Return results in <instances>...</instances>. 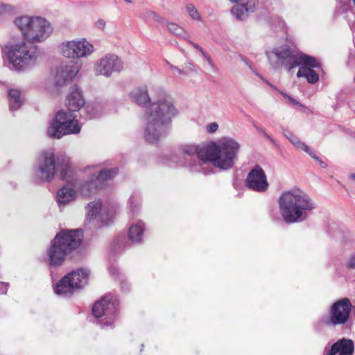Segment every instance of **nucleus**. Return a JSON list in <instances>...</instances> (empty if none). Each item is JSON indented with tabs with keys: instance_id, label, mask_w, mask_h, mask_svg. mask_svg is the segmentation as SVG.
<instances>
[{
	"instance_id": "44",
	"label": "nucleus",
	"mask_w": 355,
	"mask_h": 355,
	"mask_svg": "<svg viewBox=\"0 0 355 355\" xmlns=\"http://www.w3.org/2000/svg\"><path fill=\"white\" fill-rule=\"evenodd\" d=\"M301 145V148L304 151H305L307 154H309L311 157L313 154H315L309 146H308L305 143L304 144H300Z\"/></svg>"
},
{
	"instance_id": "46",
	"label": "nucleus",
	"mask_w": 355,
	"mask_h": 355,
	"mask_svg": "<svg viewBox=\"0 0 355 355\" xmlns=\"http://www.w3.org/2000/svg\"><path fill=\"white\" fill-rule=\"evenodd\" d=\"M105 21L103 19H99L96 23H95V26L97 28H99L101 30H103L105 26Z\"/></svg>"
},
{
	"instance_id": "24",
	"label": "nucleus",
	"mask_w": 355,
	"mask_h": 355,
	"mask_svg": "<svg viewBox=\"0 0 355 355\" xmlns=\"http://www.w3.org/2000/svg\"><path fill=\"white\" fill-rule=\"evenodd\" d=\"M297 62H300V67H305L306 69H313L314 68L322 69L321 64L315 58L304 53L299 54Z\"/></svg>"
},
{
	"instance_id": "2",
	"label": "nucleus",
	"mask_w": 355,
	"mask_h": 355,
	"mask_svg": "<svg viewBox=\"0 0 355 355\" xmlns=\"http://www.w3.org/2000/svg\"><path fill=\"white\" fill-rule=\"evenodd\" d=\"M157 97L149 106L147 104L152 101L149 96L147 87H138L130 92L132 101L137 105L146 107L145 116L147 121L144 130V138L148 143L157 144L160 139L169 135L172 119L178 114L170 96L166 94L162 89L156 90Z\"/></svg>"
},
{
	"instance_id": "27",
	"label": "nucleus",
	"mask_w": 355,
	"mask_h": 355,
	"mask_svg": "<svg viewBox=\"0 0 355 355\" xmlns=\"http://www.w3.org/2000/svg\"><path fill=\"white\" fill-rule=\"evenodd\" d=\"M104 105L101 99L96 98L90 104V119L100 117L103 113Z\"/></svg>"
},
{
	"instance_id": "42",
	"label": "nucleus",
	"mask_w": 355,
	"mask_h": 355,
	"mask_svg": "<svg viewBox=\"0 0 355 355\" xmlns=\"http://www.w3.org/2000/svg\"><path fill=\"white\" fill-rule=\"evenodd\" d=\"M349 107L355 112V92L352 94L348 101Z\"/></svg>"
},
{
	"instance_id": "14",
	"label": "nucleus",
	"mask_w": 355,
	"mask_h": 355,
	"mask_svg": "<svg viewBox=\"0 0 355 355\" xmlns=\"http://www.w3.org/2000/svg\"><path fill=\"white\" fill-rule=\"evenodd\" d=\"M123 68V62L114 54H107L102 58L94 67L96 75L110 77L113 72H119Z\"/></svg>"
},
{
	"instance_id": "22",
	"label": "nucleus",
	"mask_w": 355,
	"mask_h": 355,
	"mask_svg": "<svg viewBox=\"0 0 355 355\" xmlns=\"http://www.w3.org/2000/svg\"><path fill=\"white\" fill-rule=\"evenodd\" d=\"M145 230V224L141 220H139L135 224H132L128 230V235L129 240L133 243H140L142 241Z\"/></svg>"
},
{
	"instance_id": "49",
	"label": "nucleus",
	"mask_w": 355,
	"mask_h": 355,
	"mask_svg": "<svg viewBox=\"0 0 355 355\" xmlns=\"http://www.w3.org/2000/svg\"><path fill=\"white\" fill-rule=\"evenodd\" d=\"M174 69L176 71H178V73H180V74H183V75H187L188 74V72L187 71H184L183 69H180L178 67H174Z\"/></svg>"
},
{
	"instance_id": "59",
	"label": "nucleus",
	"mask_w": 355,
	"mask_h": 355,
	"mask_svg": "<svg viewBox=\"0 0 355 355\" xmlns=\"http://www.w3.org/2000/svg\"><path fill=\"white\" fill-rule=\"evenodd\" d=\"M270 86H271L273 89H275V90H277V87H275L272 86L271 85H270Z\"/></svg>"
},
{
	"instance_id": "6",
	"label": "nucleus",
	"mask_w": 355,
	"mask_h": 355,
	"mask_svg": "<svg viewBox=\"0 0 355 355\" xmlns=\"http://www.w3.org/2000/svg\"><path fill=\"white\" fill-rule=\"evenodd\" d=\"M278 202L281 216L287 223L306 220L308 217L306 211H312L315 208L309 196L298 189L284 192Z\"/></svg>"
},
{
	"instance_id": "33",
	"label": "nucleus",
	"mask_w": 355,
	"mask_h": 355,
	"mask_svg": "<svg viewBox=\"0 0 355 355\" xmlns=\"http://www.w3.org/2000/svg\"><path fill=\"white\" fill-rule=\"evenodd\" d=\"M135 198L133 195H132L128 200V203L130 205V211L132 215H135L138 213L139 209V205L137 203H135Z\"/></svg>"
},
{
	"instance_id": "41",
	"label": "nucleus",
	"mask_w": 355,
	"mask_h": 355,
	"mask_svg": "<svg viewBox=\"0 0 355 355\" xmlns=\"http://www.w3.org/2000/svg\"><path fill=\"white\" fill-rule=\"evenodd\" d=\"M281 94L286 98L288 99V101L291 102V103L293 105H297L299 104V102L295 100V98H293V97H291V96H289L288 94H287L285 92H280Z\"/></svg>"
},
{
	"instance_id": "7",
	"label": "nucleus",
	"mask_w": 355,
	"mask_h": 355,
	"mask_svg": "<svg viewBox=\"0 0 355 355\" xmlns=\"http://www.w3.org/2000/svg\"><path fill=\"white\" fill-rule=\"evenodd\" d=\"M240 144L230 137H223L218 143L211 141L205 145L202 153L206 157V164L211 162L214 166L222 171L234 167L238 159Z\"/></svg>"
},
{
	"instance_id": "29",
	"label": "nucleus",
	"mask_w": 355,
	"mask_h": 355,
	"mask_svg": "<svg viewBox=\"0 0 355 355\" xmlns=\"http://www.w3.org/2000/svg\"><path fill=\"white\" fill-rule=\"evenodd\" d=\"M107 270L110 275L114 281H119L125 277L124 274L121 271V269L113 264L110 265Z\"/></svg>"
},
{
	"instance_id": "31",
	"label": "nucleus",
	"mask_w": 355,
	"mask_h": 355,
	"mask_svg": "<svg viewBox=\"0 0 355 355\" xmlns=\"http://www.w3.org/2000/svg\"><path fill=\"white\" fill-rule=\"evenodd\" d=\"M186 9L187 12L189 13V16L195 20L200 19V14L198 11L197 10L196 8L193 4H188L186 6Z\"/></svg>"
},
{
	"instance_id": "11",
	"label": "nucleus",
	"mask_w": 355,
	"mask_h": 355,
	"mask_svg": "<svg viewBox=\"0 0 355 355\" xmlns=\"http://www.w3.org/2000/svg\"><path fill=\"white\" fill-rule=\"evenodd\" d=\"M352 307L353 305L349 298H341L331 304L329 315L322 316L321 322L329 327L345 325L349 320Z\"/></svg>"
},
{
	"instance_id": "3",
	"label": "nucleus",
	"mask_w": 355,
	"mask_h": 355,
	"mask_svg": "<svg viewBox=\"0 0 355 355\" xmlns=\"http://www.w3.org/2000/svg\"><path fill=\"white\" fill-rule=\"evenodd\" d=\"M56 173L62 180L70 183L84 195H88L89 180L83 177L84 173L72 168L70 158L66 155L56 157L52 150L42 151L35 167V176L40 182H51Z\"/></svg>"
},
{
	"instance_id": "4",
	"label": "nucleus",
	"mask_w": 355,
	"mask_h": 355,
	"mask_svg": "<svg viewBox=\"0 0 355 355\" xmlns=\"http://www.w3.org/2000/svg\"><path fill=\"white\" fill-rule=\"evenodd\" d=\"M85 103L81 89L76 85L71 87L66 98L65 105L67 111L62 110L55 114L47 129V135L51 138L59 139L66 135L79 133L81 127L76 119L74 112L78 111Z\"/></svg>"
},
{
	"instance_id": "58",
	"label": "nucleus",
	"mask_w": 355,
	"mask_h": 355,
	"mask_svg": "<svg viewBox=\"0 0 355 355\" xmlns=\"http://www.w3.org/2000/svg\"><path fill=\"white\" fill-rule=\"evenodd\" d=\"M352 309L354 311V315H355V306H353Z\"/></svg>"
},
{
	"instance_id": "39",
	"label": "nucleus",
	"mask_w": 355,
	"mask_h": 355,
	"mask_svg": "<svg viewBox=\"0 0 355 355\" xmlns=\"http://www.w3.org/2000/svg\"><path fill=\"white\" fill-rule=\"evenodd\" d=\"M286 137L298 148H301V145H300V144H304L295 136L293 138H291L288 136H286Z\"/></svg>"
},
{
	"instance_id": "15",
	"label": "nucleus",
	"mask_w": 355,
	"mask_h": 355,
	"mask_svg": "<svg viewBox=\"0 0 355 355\" xmlns=\"http://www.w3.org/2000/svg\"><path fill=\"white\" fill-rule=\"evenodd\" d=\"M118 167L104 168L101 170L97 175H90V189H96L103 190L110 188L114 178L119 174Z\"/></svg>"
},
{
	"instance_id": "30",
	"label": "nucleus",
	"mask_w": 355,
	"mask_h": 355,
	"mask_svg": "<svg viewBox=\"0 0 355 355\" xmlns=\"http://www.w3.org/2000/svg\"><path fill=\"white\" fill-rule=\"evenodd\" d=\"M339 3L340 6L336 9V12L338 14L344 15L347 13L348 12H353V9L350 5L349 0L348 1L339 0Z\"/></svg>"
},
{
	"instance_id": "48",
	"label": "nucleus",
	"mask_w": 355,
	"mask_h": 355,
	"mask_svg": "<svg viewBox=\"0 0 355 355\" xmlns=\"http://www.w3.org/2000/svg\"><path fill=\"white\" fill-rule=\"evenodd\" d=\"M253 125L256 128V130L259 132L261 133L263 135H264V133H266V132L265 131V130L262 127L257 125L254 123H253Z\"/></svg>"
},
{
	"instance_id": "53",
	"label": "nucleus",
	"mask_w": 355,
	"mask_h": 355,
	"mask_svg": "<svg viewBox=\"0 0 355 355\" xmlns=\"http://www.w3.org/2000/svg\"><path fill=\"white\" fill-rule=\"evenodd\" d=\"M94 51V47L92 44L90 43V54Z\"/></svg>"
},
{
	"instance_id": "19",
	"label": "nucleus",
	"mask_w": 355,
	"mask_h": 355,
	"mask_svg": "<svg viewBox=\"0 0 355 355\" xmlns=\"http://www.w3.org/2000/svg\"><path fill=\"white\" fill-rule=\"evenodd\" d=\"M272 53L276 55L282 65L284 66L288 71L300 66V62H297L299 54H295L288 46L281 50L275 49L272 51Z\"/></svg>"
},
{
	"instance_id": "55",
	"label": "nucleus",
	"mask_w": 355,
	"mask_h": 355,
	"mask_svg": "<svg viewBox=\"0 0 355 355\" xmlns=\"http://www.w3.org/2000/svg\"><path fill=\"white\" fill-rule=\"evenodd\" d=\"M350 178L352 179V180H355V173H352L350 175Z\"/></svg>"
},
{
	"instance_id": "38",
	"label": "nucleus",
	"mask_w": 355,
	"mask_h": 355,
	"mask_svg": "<svg viewBox=\"0 0 355 355\" xmlns=\"http://www.w3.org/2000/svg\"><path fill=\"white\" fill-rule=\"evenodd\" d=\"M241 60H242L243 62H245V63L248 66V67H249V68H250V69H251V70H252V71H253V72H254V73H255L258 77H259V78H261V79H263V78H262V77H261V76L259 73L256 72V71L253 69L252 64H250V61L248 60V59L247 58H245V57H244V56L241 55Z\"/></svg>"
},
{
	"instance_id": "37",
	"label": "nucleus",
	"mask_w": 355,
	"mask_h": 355,
	"mask_svg": "<svg viewBox=\"0 0 355 355\" xmlns=\"http://www.w3.org/2000/svg\"><path fill=\"white\" fill-rule=\"evenodd\" d=\"M346 266L349 269L355 270V254H353L349 257V259L346 264Z\"/></svg>"
},
{
	"instance_id": "60",
	"label": "nucleus",
	"mask_w": 355,
	"mask_h": 355,
	"mask_svg": "<svg viewBox=\"0 0 355 355\" xmlns=\"http://www.w3.org/2000/svg\"><path fill=\"white\" fill-rule=\"evenodd\" d=\"M266 55L269 58V53L268 52H266Z\"/></svg>"
},
{
	"instance_id": "10",
	"label": "nucleus",
	"mask_w": 355,
	"mask_h": 355,
	"mask_svg": "<svg viewBox=\"0 0 355 355\" xmlns=\"http://www.w3.org/2000/svg\"><path fill=\"white\" fill-rule=\"evenodd\" d=\"M89 270L78 268L62 277L54 286V293L62 297H70L87 284Z\"/></svg>"
},
{
	"instance_id": "17",
	"label": "nucleus",
	"mask_w": 355,
	"mask_h": 355,
	"mask_svg": "<svg viewBox=\"0 0 355 355\" xmlns=\"http://www.w3.org/2000/svg\"><path fill=\"white\" fill-rule=\"evenodd\" d=\"M85 42V39H83V41L72 40L64 42L60 46V51L64 57L69 58L83 57L86 55L87 51H89Z\"/></svg>"
},
{
	"instance_id": "8",
	"label": "nucleus",
	"mask_w": 355,
	"mask_h": 355,
	"mask_svg": "<svg viewBox=\"0 0 355 355\" xmlns=\"http://www.w3.org/2000/svg\"><path fill=\"white\" fill-rule=\"evenodd\" d=\"M92 311L102 328L112 329L119 318V299L111 293H107L94 304Z\"/></svg>"
},
{
	"instance_id": "32",
	"label": "nucleus",
	"mask_w": 355,
	"mask_h": 355,
	"mask_svg": "<svg viewBox=\"0 0 355 355\" xmlns=\"http://www.w3.org/2000/svg\"><path fill=\"white\" fill-rule=\"evenodd\" d=\"M167 26L169 31L176 35H181L184 32V30L175 23H170Z\"/></svg>"
},
{
	"instance_id": "9",
	"label": "nucleus",
	"mask_w": 355,
	"mask_h": 355,
	"mask_svg": "<svg viewBox=\"0 0 355 355\" xmlns=\"http://www.w3.org/2000/svg\"><path fill=\"white\" fill-rule=\"evenodd\" d=\"M205 145L202 146L186 145L182 148L180 154L175 153L171 155V159L179 166L188 167L192 172H201L205 174L211 173L212 170L207 171L204 166L206 164V157L202 153Z\"/></svg>"
},
{
	"instance_id": "20",
	"label": "nucleus",
	"mask_w": 355,
	"mask_h": 355,
	"mask_svg": "<svg viewBox=\"0 0 355 355\" xmlns=\"http://www.w3.org/2000/svg\"><path fill=\"white\" fill-rule=\"evenodd\" d=\"M258 5L256 0H248L245 3H237L231 9V13L236 20L244 21L254 12Z\"/></svg>"
},
{
	"instance_id": "34",
	"label": "nucleus",
	"mask_w": 355,
	"mask_h": 355,
	"mask_svg": "<svg viewBox=\"0 0 355 355\" xmlns=\"http://www.w3.org/2000/svg\"><path fill=\"white\" fill-rule=\"evenodd\" d=\"M119 281L121 289L124 292H129L130 291V284L127 281L126 278L123 277Z\"/></svg>"
},
{
	"instance_id": "13",
	"label": "nucleus",
	"mask_w": 355,
	"mask_h": 355,
	"mask_svg": "<svg viewBox=\"0 0 355 355\" xmlns=\"http://www.w3.org/2000/svg\"><path fill=\"white\" fill-rule=\"evenodd\" d=\"M246 187L252 191L263 193L268 190L269 184L263 169L256 164L248 173L245 180Z\"/></svg>"
},
{
	"instance_id": "28",
	"label": "nucleus",
	"mask_w": 355,
	"mask_h": 355,
	"mask_svg": "<svg viewBox=\"0 0 355 355\" xmlns=\"http://www.w3.org/2000/svg\"><path fill=\"white\" fill-rule=\"evenodd\" d=\"M128 244V241L125 237L123 235H118L114 238L112 242V251L113 253H116L118 251L124 249Z\"/></svg>"
},
{
	"instance_id": "1",
	"label": "nucleus",
	"mask_w": 355,
	"mask_h": 355,
	"mask_svg": "<svg viewBox=\"0 0 355 355\" xmlns=\"http://www.w3.org/2000/svg\"><path fill=\"white\" fill-rule=\"evenodd\" d=\"M24 40L6 46V54L12 68L17 72L26 71L35 64L40 55L34 44L45 40L52 32L50 23L40 17L21 16L15 20Z\"/></svg>"
},
{
	"instance_id": "23",
	"label": "nucleus",
	"mask_w": 355,
	"mask_h": 355,
	"mask_svg": "<svg viewBox=\"0 0 355 355\" xmlns=\"http://www.w3.org/2000/svg\"><path fill=\"white\" fill-rule=\"evenodd\" d=\"M9 107L11 112L19 110L24 103V99L21 96L20 90L17 89H10L8 92Z\"/></svg>"
},
{
	"instance_id": "43",
	"label": "nucleus",
	"mask_w": 355,
	"mask_h": 355,
	"mask_svg": "<svg viewBox=\"0 0 355 355\" xmlns=\"http://www.w3.org/2000/svg\"><path fill=\"white\" fill-rule=\"evenodd\" d=\"M301 145V148L304 151H305L307 154H309L311 157L313 154H315L309 146H308L305 143L304 144H300Z\"/></svg>"
},
{
	"instance_id": "21",
	"label": "nucleus",
	"mask_w": 355,
	"mask_h": 355,
	"mask_svg": "<svg viewBox=\"0 0 355 355\" xmlns=\"http://www.w3.org/2000/svg\"><path fill=\"white\" fill-rule=\"evenodd\" d=\"M71 187L68 186H64L57 192V202L60 206L61 205H65L71 201L76 199V193L79 192L82 196L88 197V195H84L76 187L67 182Z\"/></svg>"
},
{
	"instance_id": "25",
	"label": "nucleus",
	"mask_w": 355,
	"mask_h": 355,
	"mask_svg": "<svg viewBox=\"0 0 355 355\" xmlns=\"http://www.w3.org/2000/svg\"><path fill=\"white\" fill-rule=\"evenodd\" d=\"M297 76V78L304 77L310 84H315L319 80V75L315 71L305 67L299 68Z\"/></svg>"
},
{
	"instance_id": "57",
	"label": "nucleus",
	"mask_w": 355,
	"mask_h": 355,
	"mask_svg": "<svg viewBox=\"0 0 355 355\" xmlns=\"http://www.w3.org/2000/svg\"><path fill=\"white\" fill-rule=\"evenodd\" d=\"M6 5H2V6H0V8H2V9H3H3H6Z\"/></svg>"
},
{
	"instance_id": "45",
	"label": "nucleus",
	"mask_w": 355,
	"mask_h": 355,
	"mask_svg": "<svg viewBox=\"0 0 355 355\" xmlns=\"http://www.w3.org/2000/svg\"><path fill=\"white\" fill-rule=\"evenodd\" d=\"M202 55L203 56V58L207 61L208 64L211 67H214V62L212 60V59L211 58L210 55L207 53V52H202Z\"/></svg>"
},
{
	"instance_id": "54",
	"label": "nucleus",
	"mask_w": 355,
	"mask_h": 355,
	"mask_svg": "<svg viewBox=\"0 0 355 355\" xmlns=\"http://www.w3.org/2000/svg\"><path fill=\"white\" fill-rule=\"evenodd\" d=\"M128 3H132L134 2V0H124Z\"/></svg>"
},
{
	"instance_id": "56",
	"label": "nucleus",
	"mask_w": 355,
	"mask_h": 355,
	"mask_svg": "<svg viewBox=\"0 0 355 355\" xmlns=\"http://www.w3.org/2000/svg\"><path fill=\"white\" fill-rule=\"evenodd\" d=\"M168 66H169V67H170L171 69H174V67H175L174 65L171 64H169V63H168Z\"/></svg>"
},
{
	"instance_id": "18",
	"label": "nucleus",
	"mask_w": 355,
	"mask_h": 355,
	"mask_svg": "<svg viewBox=\"0 0 355 355\" xmlns=\"http://www.w3.org/2000/svg\"><path fill=\"white\" fill-rule=\"evenodd\" d=\"M354 343L352 340L343 338L334 343L329 349L326 347L324 355H353Z\"/></svg>"
},
{
	"instance_id": "5",
	"label": "nucleus",
	"mask_w": 355,
	"mask_h": 355,
	"mask_svg": "<svg viewBox=\"0 0 355 355\" xmlns=\"http://www.w3.org/2000/svg\"><path fill=\"white\" fill-rule=\"evenodd\" d=\"M84 231L82 228L62 229L51 241L45 259L49 269L62 266L67 257L72 259L80 251L83 245Z\"/></svg>"
},
{
	"instance_id": "26",
	"label": "nucleus",
	"mask_w": 355,
	"mask_h": 355,
	"mask_svg": "<svg viewBox=\"0 0 355 355\" xmlns=\"http://www.w3.org/2000/svg\"><path fill=\"white\" fill-rule=\"evenodd\" d=\"M140 17L148 22L156 21L160 24L164 23V19L153 10L146 9L140 14Z\"/></svg>"
},
{
	"instance_id": "51",
	"label": "nucleus",
	"mask_w": 355,
	"mask_h": 355,
	"mask_svg": "<svg viewBox=\"0 0 355 355\" xmlns=\"http://www.w3.org/2000/svg\"><path fill=\"white\" fill-rule=\"evenodd\" d=\"M86 213H85V220H89V203L86 204L85 206Z\"/></svg>"
},
{
	"instance_id": "36",
	"label": "nucleus",
	"mask_w": 355,
	"mask_h": 355,
	"mask_svg": "<svg viewBox=\"0 0 355 355\" xmlns=\"http://www.w3.org/2000/svg\"><path fill=\"white\" fill-rule=\"evenodd\" d=\"M9 283L0 282V294L6 295L9 288Z\"/></svg>"
},
{
	"instance_id": "35",
	"label": "nucleus",
	"mask_w": 355,
	"mask_h": 355,
	"mask_svg": "<svg viewBox=\"0 0 355 355\" xmlns=\"http://www.w3.org/2000/svg\"><path fill=\"white\" fill-rule=\"evenodd\" d=\"M312 158L322 168L327 167V164L322 161L316 154H313Z\"/></svg>"
},
{
	"instance_id": "47",
	"label": "nucleus",
	"mask_w": 355,
	"mask_h": 355,
	"mask_svg": "<svg viewBox=\"0 0 355 355\" xmlns=\"http://www.w3.org/2000/svg\"><path fill=\"white\" fill-rule=\"evenodd\" d=\"M187 42L190 45H191L193 48H195L196 50H198L201 53V55L202 54V52H205V51L202 49V48L199 44L194 43L193 42H192L189 40H187Z\"/></svg>"
},
{
	"instance_id": "16",
	"label": "nucleus",
	"mask_w": 355,
	"mask_h": 355,
	"mask_svg": "<svg viewBox=\"0 0 355 355\" xmlns=\"http://www.w3.org/2000/svg\"><path fill=\"white\" fill-rule=\"evenodd\" d=\"M78 73L77 67L73 63L62 65L57 69L54 78V86L61 88L70 84Z\"/></svg>"
},
{
	"instance_id": "52",
	"label": "nucleus",
	"mask_w": 355,
	"mask_h": 355,
	"mask_svg": "<svg viewBox=\"0 0 355 355\" xmlns=\"http://www.w3.org/2000/svg\"><path fill=\"white\" fill-rule=\"evenodd\" d=\"M284 135H285L286 137L288 136L291 138H293L294 137L293 134L291 132H289V131L287 132V134L285 133Z\"/></svg>"
},
{
	"instance_id": "12",
	"label": "nucleus",
	"mask_w": 355,
	"mask_h": 355,
	"mask_svg": "<svg viewBox=\"0 0 355 355\" xmlns=\"http://www.w3.org/2000/svg\"><path fill=\"white\" fill-rule=\"evenodd\" d=\"M114 218V210L108 206H103L101 199L90 202V226L101 228L108 225Z\"/></svg>"
},
{
	"instance_id": "50",
	"label": "nucleus",
	"mask_w": 355,
	"mask_h": 355,
	"mask_svg": "<svg viewBox=\"0 0 355 355\" xmlns=\"http://www.w3.org/2000/svg\"><path fill=\"white\" fill-rule=\"evenodd\" d=\"M268 140H269L271 143L274 144L275 145H276V142L269 135H268L267 133H264V135H263Z\"/></svg>"
},
{
	"instance_id": "40",
	"label": "nucleus",
	"mask_w": 355,
	"mask_h": 355,
	"mask_svg": "<svg viewBox=\"0 0 355 355\" xmlns=\"http://www.w3.org/2000/svg\"><path fill=\"white\" fill-rule=\"evenodd\" d=\"M218 128V125L216 122L211 123L207 126V132L209 133H214L215 132Z\"/></svg>"
}]
</instances>
